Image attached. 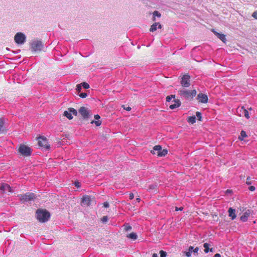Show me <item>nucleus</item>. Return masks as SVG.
<instances>
[{"instance_id":"f8f14e48","label":"nucleus","mask_w":257,"mask_h":257,"mask_svg":"<svg viewBox=\"0 0 257 257\" xmlns=\"http://www.w3.org/2000/svg\"><path fill=\"white\" fill-rule=\"evenodd\" d=\"M197 99L199 102L206 103L208 102L207 96L203 93H199L197 95Z\"/></svg>"},{"instance_id":"49530a36","label":"nucleus","mask_w":257,"mask_h":257,"mask_svg":"<svg viewBox=\"0 0 257 257\" xmlns=\"http://www.w3.org/2000/svg\"><path fill=\"white\" fill-rule=\"evenodd\" d=\"M94 118L95 119H97L98 120H99L98 119L100 118V116L98 114L97 115H94Z\"/></svg>"},{"instance_id":"4be33fe9","label":"nucleus","mask_w":257,"mask_h":257,"mask_svg":"<svg viewBox=\"0 0 257 257\" xmlns=\"http://www.w3.org/2000/svg\"><path fill=\"white\" fill-rule=\"evenodd\" d=\"M193 246H190L189 247L188 250L187 251H184V253L185 254V255L187 257H190L191 255V253L193 252Z\"/></svg>"},{"instance_id":"58836bf2","label":"nucleus","mask_w":257,"mask_h":257,"mask_svg":"<svg viewBox=\"0 0 257 257\" xmlns=\"http://www.w3.org/2000/svg\"><path fill=\"white\" fill-rule=\"evenodd\" d=\"M125 230L126 231L130 230L132 229V227L130 225H125Z\"/></svg>"},{"instance_id":"473e14b6","label":"nucleus","mask_w":257,"mask_h":257,"mask_svg":"<svg viewBox=\"0 0 257 257\" xmlns=\"http://www.w3.org/2000/svg\"><path fill=\"white\" fill-rule=\"evenodd\" d=\"M87 96V94L86 93H81L79 94V96L81 98H85Z\"/></svg>"},{"instance_id":"20e7f679","label":"nucleus","mask_w":257,"mask_h":257,"mask_svg":"<svg viewBox=\"0 0 257 257\" xmlns=\"http://www.w3.org/2000/svg\"><path fill=\"white\" fill-rule=\"evenodd\" d=\"M14 41L18 45H23L26 41V36L22 32H18L14 37Z\"/></svg>"},{"instance_id":"37998d69","label":"nucleus","mask_w":257,"mask_h":257,"mask_svg":"<svg viewBox=\"0 0 257 257\" xmlns=\"http://www.w3.org/2000/svg\"><path fill=\"white\" fill-rule=\"evenodd\" d=\"M199 250V248L198 247H196L195 248H193V252L195 253H197L198 251Z\"/></svg>"},{"instance_id":"de8ad7c7","label":"nucleus","mask_w":257,"mask_h":257,"mask_svg":"<svg viewBox=\"0 0 257 257\" xmlns=\"http://www.w3.org/2000/svg\"><path fill=\"white\" fill-rule=\"evenodd\" d=\"M124 109H125L127 111H130V110H131V107H130V106H128V107H124Z\"/></svg>"},{"instance_id":"6e6552de","label":"nucleus","mask_w":257,"mask_h":257,"mask_svg":"<svg viewBox=\"0 0 257 257\" xmlns=\"http://www.w3.org/2000/svg\"><path fill=\"white\" fill-rule=\"evenodd\" d=\"M38 144L39 146L47 149L50 148V145L48 144L47 139L44 137L38 138Z\"/></svg>"},{"instance_id":"f03ea898","label":"nucleus","mask_w":257,"mask_h":257,"mask_svg":"<svg viewBox=\"0 0 257 257\" xmlns=\"http://www.w3.org/2000/svg\"><path fill=\"white\" fill-rule=\"evenodd\" d=\"M178 94L186 99H191L196 95V91L195 89L189 90L184 88H181L179 90Z\"/></svg>"},{"instance_id":"3c124183","label":"nucleus","mask_w":257,"mask_h":257,"mask_svg":"<svg viewBox=\"0 0 257 257\" xmlns=\"http://www.w3.org/2000/svg\"><path fill=\"white\" fill-rule=\"evenodd\" d=\"M210 251H212V248L210 249Z\"/></svg>"},{"instance_id":"4468645a","label":"nucleus","mask_w":257,"mask_h":257,"mask_svg":"<svg viewBox=\"0 0 257 257\" xmlns=\"http://www.w3.org/2000/svg\"><path fill=\"white\" fill-rule=\"evenodd\" d=\"M243 215L241 216L240 217V220L243 221L245 222L247 220L248 217L249 216L250 214H251V211L250 210H243L242 211H244Z\"/></svg>"},{"instance_id":"7ed1b4c3","label":"nucleus","mask_w":257,"mask_h":257,"mask_svg":"<svg viewBox=\"0 0 257 257\" xmlns=\"http://www.w3.org/2000/svg\"><path fill=\"white\" fill-rule=\"evenodd\" d=\"M44 48V45L41 41L34 40L31 43V48L32 51L39 52L41 51Z\"/></svg>"},{"instance_id":"a19ab883","label":"nucleus","mask_w":257,"mask_h":257,"mask_svg":"<svg viewBox=\"0 0 257 257\" xmlns=\"http://www.w3.org/2000/svg\"><path fill=\"white\" fill-rule=\"evenodd\" d=\"M249 190L251 191H253L254 190H255V187L251 186L249 187Z\"/></svg>"},{"instance_id":"423d86ee","label":"nucleus","mask_w":257,"mask_h":257,"mask_svg":"<svg viewBox=\"0 0 257 257\" xmlns=\"http://www.w3.org/2000/svg\"><path fill=\"white\" fill-rule=\"evenodd\" d=\"M19 197L21 202H26L34 200L35 198V195L33 193H27L25 194L20 195Z\"/></svg>"},{"instance_id":"c756f323","label":"nucleus","mask_w":257,"mask_h":257,"mask_svg":"<svg viewBox=\"0 0 257 257\" xmlns=\"http://www.w3.org/2000/svg\"><path fill=\"white\" fill-rule=\"evenodd\" d=\"M175 98V95H172L171 96H168L167 97H166V101L167 102H170V100L173 98L174 99Z\"/></svg>"},{"instance_id":"4c0bfd02","label":"nucleus","mask_w":257,"mask_h":257,"mask_svg":"<svg viewBox=\"0 0 257 257\" xmlns=\"http://www.w3.org/2000/svg\"><path fill=\"white\" fill-rule=\"evenodd\" d=\"M103 206L105 208H107L109 207V204L107 202H105L103 203Z\"/></svg>"},{"instance_id":"393cba45","label":"nucleus","mask_w":257,"mask_h":257,"mask_svg":"<svg viewBox=\"0 0 257 257\" xmlns=\"http://www.w3.org/2000/svg\"><path fill=\"white\" fill-rule=\"evenodd\" d=\"M153 20L154 21H156V18H155V17H158V18H160V17H161V14H160L159 12H158V11H154V12H153Z\"/></svg>"},{"instance_id":"ddd939ff","label":"nucleus","mask_w":257,"mask_h":257,"mask_svg":"<svg viewBox=\"0 0 257 257\" xmlns=\"http://www.w3.org/2000/svg\"><path fill=\"white\" fill-rule=\"evenodd\" d=\"M0 189L4 193L13 192L11 187L7 184H2L0 187Z\"/></svg>"},{"instance_id":"c03bdc74","label":"nucleus","mask_w":257,"mask_h":257,"mask_svg":"<svg viewBox=\"0 0 257 257\" xmlns=\"http://www.w3.org/2000/svg\"><path fill=\"white\" fill-rule=\"evenodd\" d=\"M75 185L77 187H79L80 186V183L79 182H75Z\"/></svg>"},{"instance_id":"0eeeda50","label":"nucleus","mask_w":257,"mask_h":257,"mask_svg":"<svg viewBox=\"0 0 257 257\" xmlns=\"http://www.w3.org/2000/svg\"><path fill=\"white\" fill-rule=\"evenodd\" d=\"M72 114L75 116H76L77 114V110L73 108H69L68 110L64 112V115L69 119H72Z\"/></svg>"},{"instance_id":"cd10ccee","label":"nucleus","mask_w":257,"mask_h":257,"mask_svg":"<svg viewBox=\"0 0 257 257\" xmlns=\"http://www.w3.org/2000/svg\"><path fill=\"white\" fill-rule=\"evenodd\" d=\"M203 246L205 248L204 252L205 253H207L209 251V244L208 243H205L203 244Z\"/></svg>"},{"instance_id":"bb28decb","label":"nucleus","mask_w":257,"mask_h":257,"mask_svg":"<svg viewBox=\"0 0 257 257\" xmlns=\"http://www.w3.org/2000/svg\"><path fill=\"white\" fill-rule=\"evenodd\" d=\"M167 150H166V149H162V150L161 151V152L159 153V157H163V156H165L167 154Z\"/></svg>"},{"instance_id":"a18cd8bd","label":"nucleus","mask_w":257,"mask_h":257,"mask_svg":"<svg viewBox=\"0 0 257 257\" xmlns=\"http://www.w3.org/2000/svg\"><path fill=\"white\" fill-rule=\"evenodd\" d=\"M134 195L133 193H131L130 194L129 197H130V199H133L134 198Z\"/></svg>"},{"instance_id":"aec40b11","label":"nucleus","mask_w":257,"mask_h":257,"mask_svg":"<svg viewBox=\"0 0 257 257\" xmlns=\"http://www.w3.org/2000/svg\"><path fill=\"white\" fill-rule=\"evenodd\" d=\"M6 131V128L5 126V120L1 118H0V132L4 133Z\"/></svg>"},{"instance_id":"9b49d317","label":"nucleus","mask_w":257,"mask_h":257,"mask_svg":"<svg viewBox=\"0 0 257 257\" xmlns=\"http://www.w3.org/2000/svg\"><path fill=\"white\" fill-rule=\"evenodd\" d=\"M236 112L239 116H244L246 118H249L248 111L243 106L237 108L236 109Z\"/></svg>"},{"instance_id":"72a5a7b5","label":"nucleus","mask_w":257,"mask_h":257,"mask_svg":"<svg viewBox=\"0 0 257 257\" xmlns=\"http://www.w3.org/2000/svg\"><path fill=\"white\" fill-rule=\"evenodd\" d=\"M196 116L198 118L199 120H201V114L200 112L197 111L196 112Z\"/></svg>"},{"instance_id":"1a4fd4ad","label":"nucleus","mask_w":257,"mask_h":257,"mask_svg":"<svg viewBox=\"0 0 257 257\" xmlns=\"http://www.w3.org/2000/svg\"><path fill=\"white\" fill-rule=\"evenodd\" d=\"M79 112L84 118L89 117L90 115V110L83 106L79 108ZM91 114H92L91 113Z\"/></svg>"},{"instance_id":"2eb2a0df","label":"nucleus","mask_w":257,"mask_h":257,"mask_svg":"<svg viewBox=\"0 0 257 257\" xmlns=\"http://www.w3.org/2000/svg\"><path fill=\"white\" fill-rule=\"evenodd\" d=\"M212 32L215 35V36L219 38L221 41L225 43L226 42V36L225 35L219 33L215 31L214 30H212Z\"/></svg>"},{"instance_id":"7c9ffc66","label":"nucleus","mask_w":257,"mask_h":257,"mask_svg":"<svg viewBox=\"0 0 257 257\" xmlns=\"http://www.w3.org/2000/svg\"><path fill=\"white\" fill-rule=\"evenodd\" d=\"M81 85H82V86L85 89L89 88V85L86 82H83L81 84Z\"/></svg>"},{"instance_id":"09e8293b","label":"nucleus","mask_w":257,"mask_h":257,"mask_svg":"<svg viewBox=\"0 0 257 257\" xmlns=\"http://www.w3.org/2000/svg\"><path fill=\"white\" fill-rule=\"evenodd\" d=\"M214 257H221V255L219 253H216L214 255Z\"/></svg>"},{"instance_id":"2f4dec72","label":"nucleus","mask_w":257,"mask_h":257,"mask_svg":"<svg viewBox=\"0 0 257 257\" xmlns=\"http://www.w3.org/2000/svg\"><path fill=\"white\" fill-rule=\"evenodd\" d=\"M94 123L96 126H99L101 124V121L100 120L92 121L91 123Z\"/></svg>"},{"instance_id":"6ab92c4d","label":"nucleus","mask_w":257,"mask_h":257,"mask_svg":"<svg viewBox=\"0 0 257 257\" xmlns=\"http://www.w3.org/2000/svg\"><path fill=\"white\" fill-rule=\"evenodd\" d=\"M228 215L231 217L232 220H233L236 217L235 210L232 208H229L228 210Z\"/></svg>"},{"instance_id":"79ce46f5","label":"nucleus","mask_w":257,"mask_h":257,"mask_svg":"<svg viewBox=\"0 0 257 257\" xmlns=\"http://www.w3.org/2000/svg\"><path fill=\"white\" fill-rule=\"evenodd\" d=\"M183 209V208L182 207H176V208H175V210L176 211H181Z\"/></svg>"},{"instance_id":"e433bc0d","label":"nucleus","mask_w":257,"mask_h":257,"mask_svg":"<svg viewBox=\"0 0 257 257\" xmlns=\"http://www.w3.org/2000/svg\"><path fill=\"white\" fill-rule=\"evenodd\" d=\"M107 220H108V218H107V217L106 216H103V217H102V220H102V221L103 222H106L107 221Z\"/></svg>"},{"instance_id":"412c9836","label":"nucleus","mask_w":257,"mask_h":257,"mask_svg":"<svg viewBox=\"0 0 257 257\" xmlns=\"http://www.w3.org/2000/svg\"><path fill=\"white\" fill-rule=\"evenodd\" d=\"M174 103L170 105L169 107L171 109H175L178 107H179L180 105V103L179 100H177V101L174 99Z\"/></svg>"},{"instance_id":"5701e85b","label":"nucleus","mask_w":257,"mask_h":257,"mask_svg":"<svg viewBox=\"0 0 257 257\" xmlns=\"http://www.w3.org/2000/svg\"><path fill=\"white\" fill-rule=\"evenodd\" d=\"M160 257H166V252L163 250H161L160 251ZM153 257H159V254L157 253H154L153 254Z\"/></svg>"},{"instance_id":"c9c22d12","label":"nucleus","mask_w":257,"mask_h":257,"mask_svg":"<svg viewBox=\"0 0 257 257\" xmlns=\"http://www.w3.org/2000/svg\"><path fill=\"white\" fill-rule=\"evenodd\" d=\"M252 17L257 20V11L253 13Z\"/></svg>"},{"instance_id":"f3484780","label":"nucleus","mask_w":257,"mask_h":257,"mask_svg":"<svg viewBox=\"0 0 257 257\" xmlns=\"http://www.w3.org/2000/svg\"><path fill=\"white\" fill-rule=\"evenodd\" d=\"M162 25L159 23H155L151 26L150 29L151 32H155L157 29H161Z\"/></svg>"},{"instance_id":"a878e982","label":"nucleus","mask_w":257,"mask_h":257,"mask_svg":"<svg viewBox=\"0 0 257 257\" xmlns=\"http://www.w3.org/2000/svg\"><path fill=\"white\" fill-rule=\"evenodd\" d=\"M247 137V135L246 134V133L244 131H242L240 133V135L239 136V139L241 141H242L243 140L244 138H245Z\"/></svg>"},{"instance_id":"9d476101","label":"nucleus","mask_w":257,"mask_h":257,"mask_svg":"<svg viewBox=\"0 0 257 257\" xmlns=\"http://www.w3.org/2000/svg\"><path fill=\"white\" fill-rule=\"evenodd\" d=\"M181 84L184 87H188L190 85V76L188 75H184L181 79Z\"/></svg>"},{"instance_id":"b1692460","label":"nucleus","mask_w":257,"mask_h":257,"mask_svg":"<svg viewBox=\"0 0 257 257\" xmlns=\"http://www.w3.org/2000/svg\"><path fill=\"white\" fill-rule=\"evenodd\" d=\"M137 235L136 233L132 232L127 235L128 238L133 240H136L137 238Z\"/></svg>"},{"instance_id":"a211bd4d","label":"nucleus","mask_w":257,"mask_h":257,"mask_svg":"<svg viewBox=\"0 0 257 257\" xmlns=\"http://www.w3.org/2000/svg\"><path fill=\"white\" fill-rule=\"evenodd\" d=\"M162 149V147L160 146H155L153 148V150L151 151V153L153 154H156L159 156V153L161 152Z\"/></svg>"},{"instance_id":"ea45409f","label":"nucleus","mask_w":257,"mask_h":257,"mask_svg":"<svg viewBox=\"0 0 257 257\" xmlns=\"http://www.w3.org/2000/svg\"><path fill=\"white\" fill-rule=\"evenodd\" d=\"M77 90L78 91V92H80L81 90V84H79V85H77Z\"/></svg>"},{"instance_id":"8fccbe9b","label":"nucleus","mask_w":257,"mask_h":257,"mask_svg":"<svg viewBox=\"0 0 257 257\" xmlns=\"http://www.w3.org/2000/svg\"><path fill=\"white\" fill-rule=\"evenodd\" d=\"M140 200H141L140 198H137V201L138 202H140Z\"/></svg>"},{"instance_id":"f257e3e1","label":"nucleus","mask_w":257,"mask_h":257,"mask_svg":"<svg viewBox=\"0 0 257 257\" xmlns=\"http://www.w3.org/2000/svg\"><path fill=\"white\" fill-rule=\"evenodd\" d=\"M36 213L37 218L41 222H46L50 218V214L46 210L38 209Z\"/></svg>"},{"instance_id":"c85d7f7f","label":"nucleus","mask_w":257,"mask_h":257,"mask_svg":"<svg viewBox=\"0 0 257 257\" xmlns=\"http://www.w3.org/2000/svg\"><path fill=\"white\" fill-rule=\"evenodd\" d=\"M195 121H196V118L195 116H191L188 118L189 122H190L192 124L195 122Z\"/></svg>"},{"instance_id":"dca6fc26","label":"nucleus","mask_w":257,"mask_h":257,"mask_svg":"<svg viewBox=\"0 0 257 257\" xmlns=\"http://www.w3.org/2000/svg\"><path fill=\"white\" fill-rule=\"evenodd\" d=\"M91 198L88 195L84 196L82 198V203L84 206H88L90 205L91 203Z\"/></svg>"},{"instance_id":"39448f33","label":"nucleus","mask_w":257,"mask_h":257,"mask_svg":"<svg viewBox=\"0 0 257 257\" xmlns=\"http://www.w3.org/2000/svg\"><path fill=\"white\" fill-rule=\"evenodd\" d=\"M18 151L21 155L25 157L30 156L32 152L31 148L25 145H21Z\"/></svg>"},{"instance_id":"f704fd0d","label":"nucleus","mask_w":257,"mask_h":257,"mask_svg":"<svg viewBox=\"0 0 257 257\" xmlns=\"http://www.w3.org/2000/svg\"><path fill=\"white\" fill-rule=\"evenodd\" d=\"M246 183L247 185H250L251 184V178L250 177H247V178Z\"/></svg>"}]
</instances>
